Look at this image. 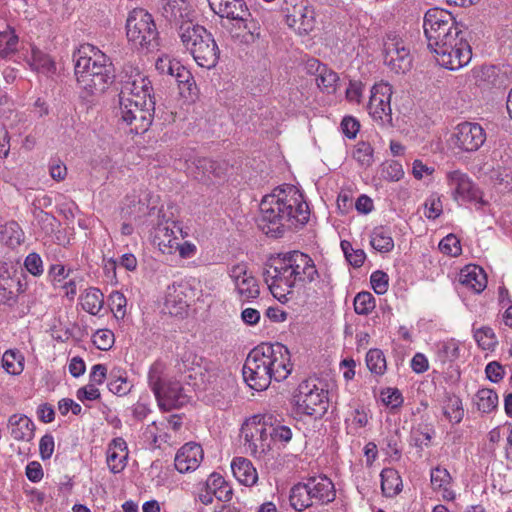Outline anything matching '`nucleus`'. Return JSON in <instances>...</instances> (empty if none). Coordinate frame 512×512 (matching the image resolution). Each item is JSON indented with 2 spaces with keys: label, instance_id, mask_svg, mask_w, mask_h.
<instances>
[{
  "label": "nucleus",
  "instance_id": "c756f323",
  "mask_svg": "<svg viewBox=\"0 0 512 512\" xmlns=\"http://www.w3.org/2000/svg\"><path fill=\"white\" fill-rule=\"evenodd\" d=\"M443 413L451 423H460L464 416L461 399L454 394H446L443 401Z\"/></svg>",
  "mask_w": 512,
  "mask_h": 512
},
{
  "label": "nucleus",
  "instance_id": "8fccbe9b",
  "mask_svg": "<svg viewBox=\"0 0 512 512\" xmlns=\"http://www.w3.org/2000/svg\"><path fill=\"white\" fill-rule=\"evenodd\" d=\"M92 341L99 350L107 351L114 344V333L108 329L97 330L92 337Z\"/></svg>",
  "mask_w": 512,
  "mask_h": 512
},
{
  "label": "nucleus",
  "instance_id": "5fc2aeb1",
  "mask_svg": "<svg viewBox=\"0 0 512 512\" xmlns=\"http://www.w3.org/2000/svg\"><path fill=\"white\" fill-rule=\"evenodd\" d=\"M34 219L41 229L47 234L54 231L56 218L45 211H32Z\"/></svg>",
  "mask_w": 512,
  "mask_h": 512
},
{
  "label": "nucleus",
  "instance_id": "69168bd1",
  "mask_svg": "<svg viewBox=\"0 0 512 512\" xmlns=\"http://www.w3.org/2000/svg\"><path fill=\"white\" fill-rule=\"evenodd\" d=\"M383 401L386 405L396 408L403 403L402 394L398 389L388 388L386 392H382Z\"/></svg>",
  "mask_w": 512,
  "mask_h": 512
},
{
  "label": "nucleus",
  "instance_id": "2f4dec72",
  "mask_svg": "<svg viewBox=\"0 0 512 512\" xmlns=\"http://www.w3.org/2000/svg\"><path fill=\"white\" fill-rule=\"evenodd\" d=\"M370 244L380 253H388L394 248L391 234L383 226L374 228L371 233Z\"/></svg>",
  "mask_w": 512,
  "mask_h": 512
},
{
  "label": "nucleus",
  "instance_id": "7c9ffc66",
  "mask_svg": "<svg viewBox=\"0 0 512 512\" xmlns=\"http://www.w3.org/2000/svg\"><path fill=\"white\" fill-rule=\"evenodd\" d=\"M24 233L16 221L0 226V241L9 247H16L23 241Z\"/></svg>",
  "mask_w": 512,
  "mask_h": 512
},
{
  "label": "nucleus",
  "instance_id": "423d86ee",
  "mask_svg": "<svg viewBox=\"0 0 512 512\" xmlns=\"http://www.w3.org/2000/svg\"><path fill=\"white\" fill-rule=\"evenodd\" d=\"M423 30L427 39L428 48L438 50L444 57L447 47H451V43L456 37L464 33L458 27L452 13L440 8L429 9L423 19Z\"/></svg>",
  "mask_w": 512,
  "mask_h": 512
},
{
  "label": "nucleus",
  "instance_id": "473e14b6",
  "mask_svg": "<svg viewBox=\"0 0 512 512\" xmlns=\"http://www.w3.org/2000/svg\"><path fill=\"white\" fill-rule=\"evenodd\" d=\"M15 288H17V291L21 288L19 280L12 277L0 279V303L10 307L15 305L17 303V294L14 292Z\"/></svg>",
  "mask_w": 512,
  "mask_h": 512
},
{
  "label": "nucleus",
  "instance_id": "9d476101",
  "mask_svg": "<svg viewBox=\"0 0 512 512\" xmlns=\"http://www.w3.org/2000/svg\"><path fill=\"white\" fill-rule=\"evenodd\" d=\"M115 80L119 89V101H142L153 98L151 81L131 65H125Z\"/></svg>",
  "mask_w": 512,
  "mask_h": 512
},
{
  "label": "nucleus",
  "instance_id": "49530a36",
  "mask_svg": "<svg viewBox=\"0 0 512 512\" xmlns=\"http://www.w3.org/2000/svg\"><path fill=\"white\" fill-rule=\"evenodd\" d=\"M353 157L360 165L369 167L373 163L372 146L368 142H359L355 147Z\"/></svg>",
  "mask_w": 512,
  "mask_h": 512
},
{
  "label": "nucleus",
  "instance_id": "72a5a7b5",
  "mask_svg": "<svg viewBox=\"0 0 512 512\" xmlns=\"http://www.w3.org/2000/svg\"><path fill=\"white\" fill-rule=\"evenodd\" d=\"M2 367L11 375H19L24 370V356L19 350H7L2 356Z\"/></svg>",
  "mask_w": 512,
  "mask_h": 512
},
{
  "label": "nucleus",
  "instance_id": "4d7b16f0",
  "mask_svg": "<svg viewBox=\"0 0 512 512\" xmlns=\"http://www.w3.org/2000/svg\"><path fill=\"white\" fill-rule=\"evenodd\" d=\"M370 282L377 294H384L388 289V275L381 270L374 271L371 274Z\"/></svg>",
  "mask_w": 512,
  "mask_h": 512
},
{
  "label": "nucleus",
  "instance_id": "20e7f679",
  "mask_svg": "<svg viewBox=\"0 0 512 512\" xmlns=\"http://www.w3.org/2000/svg\"><path fill=\"white\" fill-rule=\"evenodd\" d=\"M75 75L86 96L103 93L116 75L107 56L91 44H83L74 53Z\"/></svg>",
  "mask_w": 512,
  "mask_h": 512
},
{
  "label": "nucleus",
  "instance_id": "393cba45",
  "mask_svg": "<svg viewBox=\"0 0 512 512\" xmlns=\"http://www.w3.org/2000/svg\"><path fill=\"white\" fill-rule=\"evenodd\" d=\"M310 69H314L318 74L317 85L323 91L327 93H334L336 91V85L339 81L338 74L327 68L326 65L321 64L318 60H312L309 64Z\"/></svg>",
  "mask_w": 512,
  "mask_h": 512
},
{
  "label": "nucleus",
  "instance_id": "f3484780",
  "mask_svg": "<svg viewBox=\"0 0 512 512\" xmlns=\"http://www.w3.org/2000/svg\"><path fill=\"white\" fill-rule=\"evenodd\" d=\"M453 138L460 150L475 152L485 143L486 132L479 123L465 121L456 126Z\"/></svg>",
  "mask_w": 512,
  "mask_h": 512
},
{
  "label": "nucleus",
  "instance_id": "680f3d73",
  "mask_svg": "<svg viewBox=\"0 0 512 512\" xmlns=\"http://www.w3.org/2000/svg\"><path fill=\"white\" fill-rule=\"evenodd\" d=\"M487 378L494 383L499 382L504 377V368L503 366L496 361L490 362L487 364L485 368Z\"/></svg>",
  "mask_w": 512,
  "mask_h": 512
},
{
  "label": "nucleus",
  "instance_id": "09e8293b",
  "mask_svg": "<svg viewBox=\"0 0 512 512\" xmlns=\"http://www.w3.org/2000/svg\"><path fill=\"white\" fill-rule=\"evenodd\" d=\"M255 419H259L261 439L265 440L264 443L268 446V451H270L271 444L274 442L272 439L273 432L270 430L273 426L274 416L270 414L255 415Z\"/></svg>",
  "mask_w": 512,
  "mask_h": 512
},
{
  "label": "nucleus",
  "instance_id": "774afa93",
  "mask_svg": "<svg viewBox=\"0 0 512 512\" xmlns=\"http://www.w3.org/2000/svg\"><path fill=\"white\" fill-rule=\"evenodd\" d=\"M363 84L360 81H350L349 86L346 89V98L349 101L360 102L362 96Z\"/></svg>",
  "mask_w": 512,
  "mask_h": 512
},
{
  "label": "nucleus",
  "instance_id": "b1692460",
  "mask_svg": "<svg viewBox=\"0 0 512 512\" xmlns=\"http://www.w3.org/2000/svg\"><path fill=\"white\" fill-rule=\"evenodd\" d=\"M231 469L235 478L245 486H252L257 482L258 474L251 461L243 457L234 458Z\"/></svg>",
  "mask_w": 512,
  "mask_h": 512
},
{
  "label": "nucleus",
  "instance_id": "412c9836",
  "mask_svg": "<svg viewBox=\"0 0 512 512\" xmlns=\"http://www.w3.org/2000/svg\"><path fill=\"white\" fill-rule=\"evenodd\" d=\"M203 459V449L199 444L186 443L175 456V468L180 473L195 470Z\"/></svg>",
  "mask_w": 512,
  "mask_h": 512
},
{
  "label": "nucleus",
  "instance_id": "338daca9",
  "mask_svg": "<svg viewBox=\"0 0 512 512\" xmlns=\"http://www.w3.org/2000/svg\"><path fill=\"white\" fill-rule=\"evenodd\" d=\"M77 398L80 401H84V400H89V401L97 400V399L100 398V391H99L98 388L95 387L94 384H88L87 386L78 389V391H77Z\"/></svg>",
  "mask_w": 512,
  "mask_h": 512
},
{
  "label": "nucleus",
  "instance_id": "0e129e2a",
  "mask_svg": "<svg viewBox=\"0 0 512 512\" xmlns=\"http://www.w3.org/2000/svg\"><path fill=\"white\" fill-rule=\"evenodd\" d=\"M40 455L43 460L49 459L54 451V438L50 434L44 435L39 443Z\"/></svg>",
  "mask_w": 512,
  "mask_h": 512
},
{
  "label": "nucleus",
  "instance_id": "a878e982",
  "mask_svg": "<svg viewBox=\"0 0 512 512\" xmlns=\"http://www.w3.org/2000/svg\"><path fill=\"white\" fill-rule=\"evenodd\" d=\"M460 283L476 293H480L486 288L487 278L484 271L478 266H467L460 273Z\"/></svg>",
  "mask_w": 512,
  "mask_h": 512
},
{
  "label": "nucleus",
  "instance_id": "603ef678",
  "mask_svg": "<svg viewBox=\"0 0 512 512\" xmlns=\"http://www.w3.org/2000/svg\"><path fill=\"white\" fill-rule=\"evenodd\" d=\"M439 249L442 253L453 257L461 254L460 241L454 234L444 237L439 243Z\"/></svg>",
  "mask_w": 512,
  "mask_h": 512
},
{
  "label": "nucleus",
  "instance_id": "a211bd4d",
  "mask_svg": "<svg viewBox=\"0 0 512 512\" xmlns=\"http://www.w3.org/2000/svg\"><path fill=\"white\" fill-rule=\"evenodd\" d=\"M447 180L453 190L452 195L455 200L461 199L467 202H479L481 205L486 204L482 199L481 191L466 173L460 170L448 172Z\"/></svg>",
  "mask_w": 512,
  "mask_h": 512
},
{
  "label": "nucleus",
  "instance_id": "6ab92c4d",
  "mask_svg": "<svg viewBox=\"0 0 512 512\" xmlns=\"http://www.w3.org/2000/svg\"><path fill=\"white\" fill-rule=\"evenodd\" d=\"M241 437L244 445L254 457H262L268 452V446L261 439L260 422L255 416L248 419L241 427Z\"/></svg>",
  "mask_w": 512,
  "mask_h": 512
},
{
  "label": "nucleus",
  "instance_id": "de8ad7c7",
  "mask_svg": "<svg viewBox=\"0 0 512 512\" xmlns=\"http://www.w3.org/2000/svg\"><path fill=\"white\" fill-rule=\"evenodd\" d=\"M184 0H159V6L163 17L167 20L176 19L178 14L181 15Z\"/></svg>",
  "mask_w": 512,
  "mask_h": 512
},
{
  "label": "nucleus",
  "instance_id": "4c0bfd02",
  "mask_svg": "<svg viewBox=\"0 0 512 512\" xmlns=\"http://www.w3.org/2000/svg\"><path fill=\"white\" fill-rule=\"evenodd\" d=\"M366 365L371 373L383 375L387 369L386 358L382 350L370 349L366 354Z\"/></svg>",
  "mask_w": 512,
  "mask_h": 512
},
{
  "label": "nucleus",
  "instance_id": "e433bc0d",
  "mask_svg": "<svg viewBox=\"0 0 512 512\" xmlns=\"http://www.w3.org/2000/svg\"><path fill=\"white\" fill-rule=\"evenodd\" d=\"M479 411L483 413H490L498 405V395L492 389H480L474 398Z\"/></svg>",
  "mask_w": 512,
  "mask_h": 512
},
{
  "label": "nucleus",
  "instance_id": "052dcab7",
  "mask_svg": "<svg viewBox=\"0 0 512 512\" xmlns=\"http://www.w3.org/2000/svg\"><path fill=\"white\" fill-rule=\"evenodd\" d=\"M360 128L359 122L350 116L343 118L341 122L342 132L349 138H355Z\"/></svg>",
  "mask_w": 512,
  "mask_h": 512
},
{
  "label": "nucleus",
  "instance_id": "a19ab883",
  "mask_svg": "<svg viewBox=\"0 0 512 512\" xmlns=\"http://www.w3.org/2000/svg\"><path fill=\"white\" fill-rule=\"evenodd\" d=\"M198 168L202 169L204 174L214 176L215 178H223L227 171V165L209 158L198 160Z\"/></svg>",
  "mask_w": 512,
  "mask_h": 512
},
{
  "label": "nucleus",
  "instance_id": "f03ea898",
  "mask_svg": "<svg viewBox=\"0 0 512 512\" xmlns=\"http://www.w3.org/2000/svg\"><path fill=\"white\" fill-rule=\"evenodd\" d=\"M263 278L273 296L287 301V295L293 294V288L299 283H312L319 278L314 260L298 250L279 253L266 263Z\"/></svg>",
  "mask_w": 512,
  "mask_h": 512
},
{
  "label": "nucleus",
  "instance_id": "9b49d317",
  "mask_svg": "<svg viewBox=\"0 0 512 512\" xmlns=\"http://www.w3.org/2000/svg\"><path fill=\"white\" fill-rule=\"evenodd\" d=\"M119 111L121 119L130 126V132L134 134H143L152 124L155 100H129L119 101Z\"/></svg>",
  "mask_w": 512,
  "mask_h": 512
},
{
  "label": "nucleus",
  "instance_id": "e2e57ef3",
  "mask_svg": "<svg viewBox=\"0 0 512 512\" xmlns=\"http://www.w3.org/2000/svg\"><path fill=\"white\" fill-rule=\"evenodd\" d=\"M434 433L432 428H428L425 426L423 429L421 427H418L414 431V442L415 445L418 447H421L422 445L428 446L431 439L432 434Z\"/></svg>",
  "mask_w": 512,
  "mask_h": 512
},
{
  "label": "nucleus",
  "instance_id": "4be33fe9",
  "mask_svg": "<svg viewBox=\"0 0 512 512\" xmlns=\"http://www.w3.org/2000/svg\"><path fill=\"white\" fill-rule=\"evenodd\" d=\"M128 457L126 442L122 438L113 439L107 449V464L112 473H120L126 466Z\"/></svg>",
  "mask_w": 512,
  "mask_h": 512
},
{
  "label": "nucleus",
  "instance_id": "1a4fd4ad",
  "mask_svg": "<svg viewBox=\"0 0 512 512\" xmlns=\"http://www.w3.org/2000/svg\"><path fill=\"white\" fill-rule=\"evenodd\" d=\"M126 34L135 46L148 50L159 46V32L151 14L141 8L132 10L126 21Z\"/></svg>",
  "mask_w": 512,
  "mask_h": 512
},
{
  "label": "nucleus",
  "instance_id": "37998d69",
  "mask_svg": "<svg viewBox=\"0 0 512 512\" xmlns=\"http://www.w3.org/2000/svg\"><path fill=\"white\" fill-rule=\"evenodd\" d=\"M341 249L345 255L346 260L354 268H359L364 264L366 254L362 249H354L352 244L347 240H342L340 243Z\"/></svg>",
  "mask_w": 512,
  "mask_h": 512
},
{
  "label": "nucleus",
  "instance_id": "ddd939ff",
  "mask_svg": "<svg viewBox=\"0 0 512 512\" xmlns=\"http://www.w3.org/2000/svg\"><path fill=\"white\" fill-rule=\"evenodd\" d=\"M384 63L397 74L408 72L412 65L409 48L402 38L389 34L384 41Z\"/></svg>",
  "mask_w": 512,
  "mask_h": 512
},
{
  "label": "nucleus",
  "instance_id": "f8f14e48",
  "mask_svg": "<svg viewBox=\"0 0 512 512\" xmlns=\"http://www.w3.org/2000/svg\"><path fill=\"white\" fill-rule=\"evenodd\" d=\"M296 403L305 413L315 418L322 417L329 407L328 392L318 388L313 381L305 380L298 386Z\"/></svg>",
  "mask_w": 512,
  "mask_h": 512
},
{
  "label": "nucleus",
  "instance_id": "6e6d98bb",
  "mask_svg": "<svg viewBox=\"0 0 512 512\" xmlns=\"http://www.w3.org/2000/svg\"><path fill=\"white\" fill-rule=\"evenodd\" d=\"M277 420L274 418L273 426L270 429L272 434V439L274 442H280L282 444L288 443L292 438V431L288 426L281 425L280 423H276Z\"/></svg>",
  "mask_w": 512,
  "mask_h": 512
},
{
  "label": "nucleus",
  "instance_id": "a18cd8bd",
  "mask_svg": "<svg viewBox=\"0 0 512 512\" xmlns=\"http://www.w3.org/2000/svg\"><path fill=\"white\" fill-rule=\"evenodd\" d=\"M375 307V299L369 292H360L354 298V310L359 315L369 314Z\"/></svg>",
  "mask_w": 512,
  "mask_h": 512
},
{
  "label": "nucleus",
  "instance_id": "3c124183",
  "mask_svg": "<svg viewBox=\"0 0 512 512\" xmlns=\"http://www.w3.org/2000/svg\"><path fill=\"white\" fill-rule=\"evenodd\" d=\"M111 311L115 317L123 319L126 315L127 300L123 293L113 291L109 296Z\"/></svg>",
  "mask_w": 512,
  "mask_h": 512
},
{
  "label": "nucleus",
  "instance_id": "6e6552de",
  "mask_svg": "<svg viewBox=\"0 0 512 512\" xmlns=\"http://www.w3.org/2000/svg\"><path fill=\"white\" fill-rule=\"evenodd\" d=\"M163 366L154 363L148 372L149 387L153 391L158 406L163 411H171L183 407L189 401V397L183 392L180 382L166 380L162 377Z\"/></svg>",
  "mask_w": 512,
  "mask_h": 512
},
{
  "label": "nucleus",
  "instance_id": "dca6fc26",
  "mask_svg": "<svg viewBox=\"0 0 512 512\" xmlns=\"http://www.w3.org/2000/svg\"><path fill=\"white\" fill-rule=\"evenodd\" d=\"M439 65L449 70H457L467 65L472 57V50L463 35L456 37L451 43V47H447L444 57L438 50L432 51Z\"/></svg>",
  "mask_w": 512,
  "mask_h": 512
},
{
  "label": "nucleus",
  "instance_id": "cd10ccee",
  "mask_svg": "<svg viewBox=\"0 0 512 512\" xmlns=\"http://www.w3.org/2000/svg\"><path fill=\"white\" fill-rule=\"evenodd\" d=\"M289 501L291 507L299 512L314 504L306 482H299L291 488Z\"/></svg>",
  "mask_w": 512,
  "mask_h": 512
},
{
  "label": "nucleus",
  "instance_id": "c9c22d12",
  "mask_svg": "<svg viewBox=\"0 0 512 512\" xmlns=\"http://www.w3.org/2000/svg\"><path fill=\"white\" fill-rule=\"evenodd\" d=\"M104 304L103 293L97 288H89L83 297L82 308L91 315H97Z\"/></svg>",
  "mask_w": 512,
  "mask_h": 512
},
{
  "label": "nucleus",
  "instance_id": "f257e3e1",
  "mask_svg": "<svg viewBox=\"0 0 512 512\" xmlns=\"http://www.w3.org/2000/svg\"><path fill=\"white\" fill-rule=\"evenodd\" d=\"M259 208L258 227L272 238H281L287 230L303 227L310 216L308 204L292 185L276 188L264 196Z\"/></svg>",
  "mask_w": 512,
  "mask_h": 512
},
{
  "label": "nucleus",
  "instance_id": "5701e85b",
  "mask_svg": "<svg viewBox=\"0 0 512 512\" xmlns=\"http://www.w3.org/2000/svg\"><path fill=\"white\" fill-rule=\"evenodd\" d=\"M11 436L16 441H30L34 437V423L25 415L14 414L8 420Z\"/></svg>",
  "mask_w": 512,
  "mask_h": 512
},
{
  "label": "nucleus",
  "instance_id": "aec40b11",
  "mask_svg": "<svg viewBox=\"0 0 512 512\" xmlns=\"http://www.w3.org/2000/svg\"><path fill=\"white\" fill-rule=\"evenodd\" d=\"M314 503L328 504L336 498L333 482L325 475L309 477L306 481Z\"/></svg>",
  "mask_w": 512,
  "mask_h": 512
},
{
  "label": "nucleus",
  "instance_id": "13d9d810",
  "mask_svg": "<svg viewBox=\"0 0 512 512\" xmlns=\"http://www.w3.org/2000/svg\"><path fill=\"white\" fill-rule=\"evenodd\" d=\"M24 266L34 276H40L43 273V262L37 253L28 254Z\"/></svg>",
  "mask_w": 512,
  "mask_h": 512
},
{
  "label": "nucleus",
  "instance_id": "2eb2a0df",
  "mask_svg": "<svg viewBox=\"0 0 512 512\" xmlns=\"http://www.w3.org/2000/svg\"><path fill=\"white\" fill-rule=\"evenodd\" d=\"M392 86L389 83H377L371 89L368 111L372 118L382 125L392 126L391 97Z\"/></svg>",
  "mask_w": 512,
  "mask_h": 512
},
{
  "label": "nucleus",
  "instance_id": "bb28decb",
  "mask_svg": "<svg viewBox=\"0 0 512 512\" xmlns=\"http://www.w3.org/2000/svg\"><path fill=\"white\" fill-rule=\"evenodd\" d=\"M153 243L159 247L163 253H170L171 249L177 244L175 231L166 223H159L154 230Z\"/></svg>",
  "mask_w": 512,
  "mask_h": 512
},
{
  "label": "nucleus",
  "instance_id": "7ed1b4c3",
  "mask_svg": "<svg viewBox=\"0 0 512 512\" xmlns=\"http://www.w3.org/2000/svg\"><path fill=\"white\" fill-rule=\"evenodd\" d=\"M292 371L290 352L281 343H261L253 348L244 363L242 373L245 382L254 390L268 388L271 380H285Z\"/></svg>",
  "mask_w": 512,
  "mask_h": 512
},
{
  "label": "nucleus",
  "instance_id": "864d4df0",
  "mask_svg": "<svg viewBox=\"0 0 512 512\" xmlns=\"http://www.w3.org/2000/svg\"><path fill=\"white\" fill-rule=\"evenodd\" d=\"M451 476L447 469L437 467L431 472V484L434 490H441L442 487L449 485Z\"/></svg>",
  "mask_w": 512,
  "mask_h": 512
},
{
  "label": "nucleus",
  "instance_id": "f704fd0d",
  "mask_svg": "<svg viewBox=\"0 0 512 512\" xmlns=\"http://www.w3.org/2000/svg\"><path fill=\"white\" fill-rule=\"evenodd\" d=\"M18 36L8 26L7 30L0 31V59H8L17 52Z\"/></svg>",
  "mask_w": 512,
  "mask_h": 512
},
{
  "label": "nucleus",
  "instance_id": "4468645a",
  "mask_svg": "<svg viewBox=\"0 0 512 512\" xmlns=\"http://www.w3.org/2000/svg\"><path fill=\"white\" fill-rule=\"evenodd\" d=\"M282 12L289 27L300 34H308L314 28L315 13L305 0H285Z\"/></svg>",
  "mask_w": 512,
  "mask_h": 512
},
{
  "label": "nucleus",
  "instance_id": "58836bf2",
  "mask_svg": "<svg viewBox=\"0 0 512 512\" xmlns=\"http://www.w3.org/2000/svg\"><path fill=\"white\" fill-rule=\"evenodd\" d=\"M459 358V346L454 340L443 342L438 346L437 359L442 364L451 363Z\"/></svg>",
  "mask_w": 512,
  "mask_h": 512
},
{
  "label": "nucleus",
  "instance_id": "79ce46f5",
  "mask_svg": "<svg viewBox=\"0 0 512 512\" xmlns=\"http://www.w3.org/2000/svg\"><path fill=\"white\" fill-rule=\"evenodd\" d=\"M474 338L483 350H493L498 343L493 329L488 326L476 329Z\"/></svg>",
  "mask_w": 512,
  "mask_h": 512
},
{
  "label": "nucleus",
  "instance_id": "ea45409f",
  "mask_svg": "<svg viewBox=\"0 0 512 512\" xmlns=\"http://www.w3.org/2000/svg\"><path fill=\"white\" fill-rule=\"evenodd\" d=\"M110 376L111 380L108 383V389L113 394L124 396L131 391L132 384L121 374L120 370L117 372L112 371Z\"/></svg>",
  "mask_w": 512,
  "mask_h": 512
},
{
  "label": "nucleus",
  "instance_id": "c85d7f7f",
  "mask_svg": "<svg viewBox=\"0 0 512 512\" xmlns=\"http://www.w3.org/2000/svg\"><path fill=\"white\" fill-rule=\"evenodd\" d=\"M402 480L393 468L383 469L381 472V489L385 496L392 497L401 491Z\"/></svg>",
  "mask_w": 512,
  "mask_h": 512
},
{
  "label": "nucleus",
  "instance_id": "0eeeda50",
  "mask_svg": "<svg viewBox=\"0 0 512 512\" xmlns=\"http://www.w3.org/2000/svg\"><path fill=\"white\" fill-rule=\"evenodd\" d=\"M213 12L222 18L235 21L237 32L233 37L244 44H252L260 37V24L255 20L244 0H208Z\"/></svg>",
  "mask_w": 512,
  "mask_h": 512
},
{
  "label": "nucleus",
  "instance_id": "c03bdc74",
  "mask_svg": "<svg viewBox=\"0 0 512 512\" xmlns=\"http://www.w3.org/2000/svg\"><path fill=\"white\" fill-rule=\"evenodd\" d=\"M237 291L245 300L254 299L259 296V285L256 279L249 275L244 277L238 284H236Z\"/></svg>",
  "mask_w": 512,
  "mask_h": 512
},
{
  "label": "nucleus",
  "instance_id": "39448f33",
  "mask_svg": "<svg viewBox=\"0 0 512 512\" xmlns=\"http://www.w3.org/2000/svg\"><path fill=\"white\" fill-rule=\"evenodd\" d=\"M179 37L200 67L211 69L217 65L220 50L205 27L185 21L179 27Z\"/></svg>",
  "mask_w": 512,
  "mask_h": 512
},
{
  "label": "nucleus",
  "instance_id": "bf43d9fd",
  "mask_svg": "<svg viewBox=\"0 0 512 512\" xmlns=\"http://www.w3.org/2000/svg\"><path fill=\"white\" fill-rule=\"evenodd\" d=\"M424 206L428 210L425 216L429 219H436L442 213V202L438 196L432 195L425 201Z\"/></svg>",
  "mask_w": 512,
  "mask_h": 512
}]
</instances>
